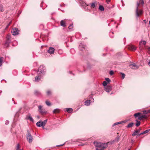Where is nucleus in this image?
Returning a JSON list of instances; mask_svg holds the SVG:
<instances>
[{
  "label": "nucleus",
  "mask_w": 150,
  "mask_h": 150,
  "mask_svg": "<svg viewBox=\"0 0 150 150\" xmlns=\"http://www.w3.org/2000/svg\"><path fill=\"white\" fill-rule=\"evenodd\" d=\"M110 0H106V2L107 4H108L110 1Z\"/></svg>",
  "instance_id": "obj_49"
},
{
  "label": "nucleus",
  "mask_w": 150,
  "mask_h": 150,
  "mask_svg": "<svg viewBox=\"0 0 150 150\" xmlns=\"http://www.w3.org/2000/svg\"><path fill=\"white\" fill-rule=\"evenodd\" d=\"M47 119L43 121H42V125H41V126L43 125V126H45L46 124L47 123Z\"/></svg>",
  "instance_id": "obj_25"
},
{
  "label": "nucleus",
  "mask_w": 150,
  "mask_h": 150,
  "mask_svg": "<svg viewBox=\"0 0 150 150\" xmlns=\"http://www.w3.org/2000/svg\"><path fill=\"white\" fill-rule=\"evenodd\" d=\"M143 134H144V133H143V132H142V133H140V134H139V136H140V135H142Z\"/></svg>",
  "instance_id": "obj_51"
},
{
  "label": "nucleus",
  "mask_w": 150,
  "mask_h": 150,
  "mask_svg": "<svg viewBox=\"0 0 150 150\" xmlns=\"http://www.w3.org/2000/svg\"><path fill=\"white\" fill-rule=\"evenodd\" d=\"M139 5V4L137 2V8L136 9V16L137 17H139V14L138 13V7Z\"/></svg>",
  "instance_id": "obj_11"
},
{
  "label": "nucleus",
  "mask_w": 150,
  "mask_h": 150,
  "mask_svg": "<svg viewBox=\"0 0 150 150\" xmlns=\"http://www.w3.org/2000/svg\"><path fill=\"white\" fill-rule=\"evenodd\" d=\"M35 94L36 95H38V94H40V92L37 91H35Z\"/></svg>",
  "instance_id": "obj_40"
},
{
  "label": "nucleus",
  "mask_w": 150,
  "mask_h": 150,
  "mask_svg": "<svg viewBox=\"0 0 150 150\" xmlns=\"http://www.w3.org/2000/svg\"><path fill=\"white\" fill-rule=\"evenodd\" d=\"M120 136L119 135H118L117 137L113 140L114 142H117L120 139Z\"/></svg>",
  "instance_id": "obj_23"
},
{
  "label": "nucleus",
  "mask_w": 150,
  "mask_h": 150,
  "mask_svg": "<svg viewBox=\"0 0 150 150\" xmlns=\"http://www.w3.org/2000/svg\"><path fill=\"white\" fill-rule=\"evenodd\" d=\"M73 27V25H70V26L68 27V28L70 29H71Z\"/></svg>",
  "instance_id": "obj_46"
},
{
  "label": "nucleus",
  "mask_w": 150,
  "mask_h": 150,
  "mask_svg": "<svg viewBox=\"0 0 150 150\" xmlns=\"http://www.w3.org/2000/svg\"><path fill=\"white\" fill-rule=\"evenodd\" d=\"M128 150H130V149H129Z\"/></svg>",
  "instance_id": "obj_59"
},
{
  "label": "nucleus",
  "mask_w": 150,
  "mask_h": 150,
  "mask_svg": "<svg viewBox=\"0 0 150 150\" xmlns=\"http://www.w3.org/2000/svg\"><path fill=\"white\" fill-rule=\"evenodd\" d=\"M27 139L29 142L30 143H31L33 140V138L32 136L31 135L30 131L28 130H27Z\"/></svg>",
  "instance_id": "obj_1"
},
{
  "label": "nucleus",
  "mask_w": 150,
  "mask_h": 150,
  "mask_svg": "<svg viewBox=\"0 0 150 150\" xmlns=\"http://www.w3.org/2000/svg\"><path fill=\"white\" fill-rule=\"evenodd\" d=\"M42 121H39L38 122L36 123V125L37 126H38V127H42V128H44V127H45L44 126H43V125L41 126V125H42Z\"/></svg>",
  "instance_id": "obj_15"
},
{
  "label": "nucleus",
  "mask_w": 150,
  "mask_h": 150,
  "mask_svg": "<svg viewBox=\"0 0 150 150\" xmlns=\"http://www.w3.org/2000/svg\"><path fill=\"white\" fill-rule=\"evenodd\" d=\"M3 57H0V67L2 65V63L3 62Z\"/></svg>",
  "instance_id": "obj_32"
},
{
  "label": "nucleus",
  "mask_w": 150,
  "mask_h": 150,
  "mask_svg": "<svg viewBox=\"0 0 150 150\" xmlns=\"http://www.w3.org/2000/svg\"><path fill=\"white\" fill-rule=\"evenodd\" d=\"M47 95L49 96L52 94V92L50 90H48L47 91Z\"/></svg>",
  "instance_id": "obj_31"
},
{
  "label": "nucleus",
  "mask_w": 150,
  "mask_h": 150,
  "mask_svg": "<svg viewBox=\"0 0 150 150\" xmlns=\"http://www.w3.org/2000/svg\"><path fill=\"white\" fill-rule=\"evenodd\" d=\"M112 87L111 86H108L105 88V91L107 92H109L111 91Z\"/></svg>",
  "instance_id": "obj_8"
},
{
  "label": "nucleus",
  "mask_w": 150,
  "mask_h": 150,
  "mask_svg": "<svg viewBox=\"0 0 150 150\" xmlns=\"http://www.w3.org/2000/svg\"><path fill=\"white\" fill-rule=\"evenodd\" d=\"M140 3L143 5L144 4V1L143 0H140Z\"/></svg>",
  "instance_id": "obj_44"
},
{
  "label": "nucleus",
  "mask_w": 150,
  "mask_h": 150,
  "mask_svg": "<svg viewBox=\"0 0 150 150\" xmlns=\"http://www.w3.org/2000/svg\"><path fill=\"white\" fill-rule=\"evenodd\" d=\"M147 117L146 116V115H142L138 117V119L139 120H142L143 118L146 119Z\"/></svg>",
  "instance_id": "obj_16"
},
{
  "label": "nucleus",
  "mask_w": 150,
  "mask_h": 150,
  "mask_svg": "<svg viewBox=\"0 0 150 150\" xmlns=\"http://www.w3.org/2000/svg\"><path fill=\"white\" fill-rule=\"evenodd\" d=\"M99 8L100 11H103L104 10V7L101 5H100L99 6Z\"/></svg>",
  "instance_id": "obj_30"
},
{
  "label": "nucleus",
  "mask_w": 150,
  "mask_h": 150,
  "mask_svg": "<svg viewBox=\"0 0 150 150\" xmlns=\"http://www.w3.org/2000/svg\"><path fill=\"white\" fill-rule=\"evenodd\" d=\"M39 111L42 114H46V112L44 110H43L42 109V106L41 105H40L38 106Z\"/></svg>",
  "instance_id": "obj_5"
},
{
  "label": "nucleus",
  "mask_w": 150,
  "mask_h": 150,
  "mask_svg": "<svg viewBox=\"0 0 150 150\" xmlns=\"http://www.w3.org/2000/svg\"><path fill=\"white\" fill-rule=\"evenodd\" d=\"M140 130H141L140 128H139L138 129L136 130L133 132V134H132V135L133 136H135L138 133H139V132Z\"/></svg>",
  "instance_id": "obj_13"
},
{
  "label": "nucleus",
  "mask_w": 150,
  "mask_h": 150,
  "mask_svg": "<svg viewBox=\"0 0 150 150\" xmlns=\"http://www.w3.org/2000/svg\"><path fill=\"white\" fill-rule=\"evenodd\" d=\"M147 52L148 53H150V47H148L147 48Z\"/></svg>",
  "instance_id": "obj_43"
},
{
  "label": "nucleus",
  "mask_w": 150,
  "mask_h": 150,
  "mask_svg": "<svg viewBox=\"0 0 150 150\" xmlns=\"http://www.w3.org/2000/svg\"><path fill=\"white\" fill-rule=\"evenodd\" d=\"M10 24V23H9L8 24V25H7V27H8V26H9V25Z\"/></svg>",
  "instance_id": "obj_56"
},
{
  "label": "nucleus",
  "mask_w": 150,
  "mask_h": 150,
  "mask_svg": "<svg viewBox=\"0 0 150 150\" xmlns=\"http://www.w3.org/2000/svg\"><path fill=\"white\" fill-rule=\"evenodd\" d=\"M66 111H67L69 113H70L73 111L72 109L71 108H67L66 109Z\"/></svg>",
  "instance_id": "obj_20"
},
{
  "label": "nucleus",
  "mask_w": 150,
  "mask_h": 150,
  "mask_svg": "<svg viewBox=\"0 0 150 150\" xmlns=\"http://www.w3.org/2000/svg\"><path fill=\"white\" fill-rule=\"evenodd\" d=\"M134 125V123L133 122H131L129 123L127 126V127L130 128L132 127Z\"/></svg>",
  "instance_id": "obj_24"
},
{
  "label": "nucleus",
  "mask_w": 150,
  "mask_h": 150,
  "mask_svg": "<svg viewBox=\"0 0 150 150\" xmlns=\"http://www.w3.org/2000/svg\"><path fill=\"white\" fill-rule=\"evenodd\" d=\"M141 114V113L140 112H138L136 113L135 114L134 116L135 117H140V115Z\"/></svg>",
  "instance_id": "obj_22"
},
{
  "label": "nucleus",
  "mask_w": 150,
  "mask_h": 150,
  "mask_svg": "<svg viewBox=\"0 0 150 150\" xmlns=\"http://www.w3.org/2000/svg\"><path fill=\"white\" fill-rule=\"evenodd\" d=\"M41 79V75L40 73H38V75L36 76L35 78V81H39Z\"/></svg>",
  "instance_id": "obj_10"
},
{
  "label": "nucleus",
  "mask_w": 150,
  "mask_h": 150,
  "mask_svg": "<svg viewBox=\"0 0 150 150\" xmlns=\"http://www.w3.org/2000/svg\"><path fill=\"white\" fill-rule=\"evenodd\" d=\"M128 49L132 51H134L136 50V47L134 46L131 45H129Z\"/></svg>",
  "instance_id": "obj_4"
},
{
  "label": "nucleus",
  "mask_w": 150,
  "mask_h": 150,
  "mask_svg": "<svg viewBox=\"0 0 150 150\" xmlns=\"http://www.w3.org/2000/svg\"><path fill=\"white\" fill-rule=\"evenodd\" d=\"M136 126L137 127L139 126L140 124V122L138 120H136Z\"/></svg>",
  "instance_id": "obj_28"
},
{
  "label": "nucleus",
  "mask_w": 150,
  "mask_h": 150,
  "mask_svg": "<svg viewBox=\"0 0 150 150\" xmlns=\"http://www.w3.org/2000/svg\"><path fill=\"white\" fill-rule=\"evenodd\" d=\"M79 48L81 51H83L85 49V46H82L81 45H79Z\"/></svg>",
  "instance_id": "obj_19"
},
{
  "label": "nucleus",
  "mask_w": 150,
  "mask_h": 150,
  "mask_svg": "<svg viewBox=\"0 0 150 150\" xmlns=\"http://www.w3.org/2000/svg\"><path fill=\"white\" fill-rule=\"evenodd\" d=\"M60 25L61 26L64 27H65L66 26V25L64 20H62L61 21Z\"/></svg>",
  "instance_id": "obj_17"
},
{
  "label": "nucleus",
  "mask_w": 150,
  "mask_h": 150,
  "mask_svg": "<svg viewBox=\"0 0 150 150\" xmlns=\"http://www.w3.org/2000/svg\"><path fill=\"white\" fill-rule=\"evenodd\" d=\"M19 31L17 28H13L11 32L13 35H16L18 34Z\"/></svg>",
  "instance_id": "obj_2"
},
{
  "label": "nucleus",
  "mask_w": 150,
  "mask_h": 150,
  "mask_svg": "<svg viewBox=\"0 0 150 150\" xmlns=\"http://www.w3.org/2000/svg\"><path fill=\"white\" fill-rule=\"evenodd\" d=\"M4 10V9L3 8V6L1 5H0V11L2 12Z\"/></svg>",
  "instance_id": "obj_33"
},
{
  "label": "nucleus",
  "mask_w": 150,
  "mask_h": 150,
  "mask_svg": "<svg viewBox=\"0 0 150 150\" xmlns=\"http://www.w3.org/2000/svg\"><path fill=\"white\" fill-rule=\"evenodd\" d=\"M142 43L144 45H145L146 44V42L145 41H142Z\"/></svg>",
  "instance_id": "obj_48"
},
{
  "label": "nucleus",
  "mask_w": 150,
  "mask_h": 150,
  "mask_svg": "<svg viewBox=\"0 0 150 150\" xmlns=\"http://www.w3.org/2000/svg\"><path fill=\"white\" fill-rule=\"evenodd\" d=\"M62 51L61 50H59L58 51V53L59 54H61L62 53Z\"/></svg>",
  "instance_id": "obj_50"
},
{
  "label": "nucleus",
  "mask_w": 150,
  "mask_h": 150,
  "mask_svg": "<svg viewBox=\"0 0 150 150\" xmlns=\"http://www.w3.org/2000/svg\"><path fill=\"white\" fill-rule=\"evenodd\" d=\"M105 80L106 82H107L108 83L111 81L110 79L109 78H106Z\"/></svg>",
  "instance_id": "obj_36"
},
{
  "label": "nucleus",
  "mask_w": 150,
  "mask_h": 150,
  "mask_svg": "<svg viewBox=\"0 0 150 150\" xmlns=\"http://www.w3.org/2000/svg\"><path fill=\"white\" fill-rule=\"evenodd\" d=\"M107 83L106 81H103V85L104 86H106L107 85Z\"/></svg>",
  "instance_id": "obj_37"
},
{
  "label": "nucleus",
  "mask_w": 150,
  "mask_h": 150,
  "mask_svg": "<svg viewBox=\"0 0 150 150\" xmlns=\"http://www.w3.org/2000/svg\"><path fill=\"white\" fill-rule=\"evenodd\" d=\"M138 13H139V16L140 14H142V13H143V11L142 10H138Z\"/></svg>",
  "instance_id": "obj_41"
},
{
  "label": "nucleus",
  "mask_w": 150,
  "mask_h": 150,
  "mask_svg": "<svg viewBox=\"0 0 150 150\" xmlns=\"http://www.w3.org/2000/svg\"><path fill=\"white\" fill-rule=\"evenodd\" d=\"M27 117L28 118V119H29L30 120V121H32V122L33 121V119L31 117L30 114L29 115H28V116H27Z\"/></svg>",
  "instance_id": "obj_21"
},
{
  "label": "nucleus",
  "mask_w": 150,
  "mask_h": 150,
  "mask_svg": "<svg viewBox=\"0 0 150 150\" xmlns=\"http://www.w3.org/2000/svg\"><path fill=\"white\" fill-rule=\"evenodd\" d=\"M130 67L132 69H137L139 68V66L136 65L135 64H131L129 65Z\"/></svg>",
  "instance_id": "obj_7"
},
{
  "label": "nucleus",
  "mask_w": 150,
  "mask_h": 150,
  "mask_svg": "<svg viewBox=\"0 0 150 150\" xmlns=\"http://www.w3.org/2000/svg\"><path fill=\"white\" fill-rule=\"evenodd\" d=\"M143 21L145 23H146V20H143Z\"/></svg>",
  "instance_id": "obj_53"
},
{
  "label": "nucleus",
  "mask_w": 150,
  "mask_h": 150,
  "mask_svg": "<svg viewBox=\"0 0 150 150\" xmlns=\"http://www.w3.org/2000/svg\"><path fill=\"white\" fill-rule=\"evenodd\" d=\"M101 144V148L105 149L108 146V143H102Z\"/></svg>",
  "instance_id": "obj_14"
},
{
  "label": "nucleus",
  "mask_w": 150,
  "mask_h": 150,
  "mask_svg": "<svg viewBox=\"0 0 150 150\" xmlns=\"http://www.w3.org/2000/svg\"><path fill=\"white\" fill-rule=\"evenodd\" d=\"M114 143V142L113 140L112 141L106 143H108V144H113Z\"/></svg>",
  "instance_id": "obj_39"
},
{
  "label": "nucleus",
  "mask_w": 150,
  "mask_h": 150,
  "mask_svg": "<svg viewBox=\"0 0 150 150\" xmlns=\"http://www.w3.org/2000/svg\"><path fill=\"white\" fill-rule=\"evenodd\" d=\"M150 129H147V130H145V131H144V132H143L144 134L148 133V132H149L150 131Z\"/></svg>",
  "instance_id": "obj_38"
},
{
  "label": "nucleus",
  "mask_w": 150,
  "mask_h": 150,
  "mask_svg": "<svg viewBox=\"0 0 150 150\" xmlns=\"http://www.w3.org/2000/svg\"><path fill=\"white\" fill-rule=\"evenodd\" d=\"M59 112V109H54L53 111V113H58Z\"/></svg>",
  "instance_id": "obj_27"
},
{
  "label": "nucleus",
  "mask_w": 150,
  "mask_h": 150,
  "mask_svg": "<svg viewBox=\"0 0 150 150\" xmlns=\"http://www.w3.org/2000/svg\"><path fill=\"white\" fill-rule=\"evenodd\" d=\"M11 41L6 40L4 43V45L6 47H9V43L11 42Z\"/></svg>",
  "instance_id": "obj_12"
},
{
  "label": "nucleus",
  "mask_w": 150,
  "mask_h": 150,
  "mask_svg": "<svg viewBox=\"0 0 150 150\" xmlns=\"http://www.w3.org/2000/svg\"><path fill=\"white\" fill-rule=\"evenodd\" d=\"M45 69V68L43 66H40L38 68V72L40 73L41 74L43 73L44 72V70Z\"/></svg>",
  "instance_id": "obj_3"
},
{
  "label": "nucleus",
  "mask_w": 150,
  "mask_h": 150,
  "mask_svg": "<svg viewBox=\"0 0 150 150\" xmlns=\"http://www.w3.org/2000/svg\"><path fill=\"white\" fill-rule=\"evenodd\" d=\"M45 103L47 105L49 106H50L51 105L50 103L47 100L46 101Z\"/></svg>",
  "instance_id": "obj_34"
},
{
  "label": "nucleus",
  "mask_w": 150,
  "mask_h": 150,
  "mask_svg": "<svg viewBox=\"0 0 150 150\" xmlns=\"http://www.w3.org/2000/svg\"><path fill=\"white\" fill-rule=\"evenodd\" d=\"M149 65H150V61L149 62Z\"/></svg>",
  "instance_id": "obj_57"
},
{
  "label": "nucleus",
  "mask_w": 150,
  "mask_h": 150,
  "mask_svg": "<svg viewBox=\"0 0 150 150\" xmlns=\"http://www.w3.org/2000/svg\"><path fill=\"white\" fill-rule=\"evenodd\" d=\"M64 144H62V145H58V146H62Z\"/></svg>",
  "instance_id": "obj_54"
},
{
  "label": "nucleus",
  "mask_w": 150,
  "mask_h": 150,
  "mask_svg": "<svg viewBox=\"0 0 150 150\" xmlns=\"http://www.w3.org/2000/svg\"><path fill=\"white\" fill-rule=\"evenodd\" d=\"M123 121H121V122H116V123H115L113 124V126H115V125H117V124L122 123H123Z\"/></svg>",
  "instance_id": "obj_35"
},
{
  "label": "nucleus",
  "mask_w": 150,
  "mask_h": 150,
  "mask_svg": "<svg viewBox=\"0 0 150 150\" xmlns=\"http://www.w3.org/2000/svg\"><path fill=\"white\" fill-rule=\"evenodd\" d=\"M141 42H140V43H139V45H141Z\"/></svg>",
  "instance_id": "obj_58"
},
{
  "label": "nucleus",
  "mask_w": 150,
  "mask_h": 150,
  "mask_svg": "<svg viewBox=\"0 0 150 150\" xmlns=\"http://www.w3.org/2000/svg\"><path fill=\"white\" fill-rule=\"evenodd\" d=\"M91 5V8H94L96 6V5L95 2L91 3L90 4Z\"/></svg>",
  "instance_id": "obj_26"
},
{
  "label": "nucleus",
  "mask_w": 150,
  "mask_h": 150,
  "mask_svg": "<svg viewBox=\"0 0 150 150\" xmlns=\"http://www.w3.org/2000/svg\"><path fill=\"white\" fill-rule=\"evenodd\" d=\"M9 122L8 121H7V122L6 123V124L7 125Z\"/></svg>",
  "instance_id": "obj_52"
},
{
  "label": "nucleus",
  "mask_w": 150,
  "mask_h": 150,
  "mask_svg": "<svg viewBox=\"0 0 150 150\" xmlns=\"http://www.w3.org/2000/svg\"><path fill=\"white\" fill-rule=\"evenodd\" d=\"M20 146L19 144H18L17 145V149L16 150H18Z\"/></svg>",
  "instance_id": "obj_47"
},
{
  "label": "nucleus",
  "mask_w": 150,
  "mask_h": 150,
  "mask_svg": "<svg viewBox=\"0 0 150 150\" xmlns=\"http://www.w3.org/2000/svg\"><path fill=\"white\" fill-rule=\"evenodd\" d=\"M11 35L9 34H8L6 38V40L11 41Z\"/></svg>",
  "instance_id": "obj_18"
},
{
  "label": "nucleus",
  "mask_w": 150,
  "mask_h": 150,
  "mask_svg": "<svg viewBox=\"0 0 150 150\" xmlns=\"http://www.w3.org/2000/svg\"><path fill=\"white\" fill-rule=\"evenodd\" d=\"M90 100H87L85 102V105L87 106L89 105L90 103Z\"/></svg>",
  "instance_id": "obj_29"
},
{
  "label": "nucleus",
  "mask_w": 150,
  "mask_h": 150,
  "mask_svg": "<svg viewBox=\"0 0 150 150\" xmlns=\"http://www.w3.org/2000/svg\"><path fill=\"white\" fill-rule=\"evenodd\" d=\"M54 49L52 47H50L48 52L50 54H52L54 53Z\"/></svg>",
  "instance_id": "obj_9"
},
{
  "label": "nucleus",
  "mask_w": 150,
  "mask_h": 150,
  "mask_svg": "<svg viewBox=\"0 0 150 150\" xmlns=\"http://www.w3.org/2000/svg\"><path fill=\"white\" fill-rule=\"evenodd\" d=\"M114 73L113 71H110V75H111L113 74Z\"/></svg>",
  "instance_id": "obj_45"
},
{
  "label": "nucleus",
  "mask_w": 150,
  "mask_h": 150,
  "mask_svg": "<svg viewBox=\"0 0 150 150\" xmlns=\"http://www.w3.org/2000/svg\"><path fill=\"white\" fill-rule=\"evenodd\" d=\"M121 74H122V79H124V78L125 77V74L124 73H121Z\"/></svg>",
  "instance_id": "obj_42"
},
{
  "label": "nucleus",
  "mask_w": 150,
  "mask_h": 150,
  "mask_svg": "<svg viewBox=\"0 0 150 150\" xmlns=\"http://www.w3.org/2000/svg\"><path fill=\"white\" fill-rule=\"evenodd\" d=\"M95 146L96 147L99 148H101L102 143L100 142H94L93 143Z\"/></svg>",
  "instance_id": "obj_6"
},
{
  "label": "nucleus",
  "mask_w": 150,
  "mask_h": 150,
  "mask_svg": "<svg viewBox=\"0 0 150 150\" xmlns=\"http://www.w3.org/2000/svg\"><path fill=\"white\" fill-rule=\"evenodd\" d=\"M146 112V110L144 111H143V112H144V113Z\"/></svg>",
  "instance_id": "obj_55"
}]
</instances>
